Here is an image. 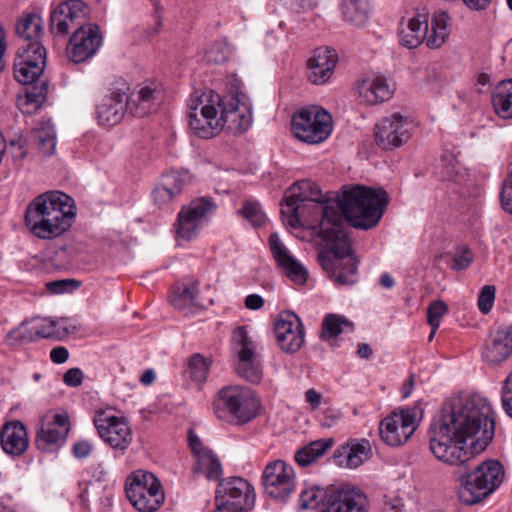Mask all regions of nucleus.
<instances>
[{
	"instance_id": "obj_1",
	"label": "nucleus",
	"mask_w": 512,
	"mask_h": 512,
	"mask_svg": "<svg viewBox=\"0 0 512 512\" xmlns=\"http://www.w3.org/2000/svg\"><path fill=\"white\" fill-rule=\"evenodd\" d=\"M495 434L494 412L488 400L480 394L451 398L429 427L432 454L449 465L460 467L462 475L459 499L473 505L493 493L503 482L505 472L499 461L489 460L471 471V455L465 444L471 441L473 452L486 449Z\"/></svg>"
},
{
	"instance_id": "obj_2",
	"label": "nucleus",
	"mask_w": 512,
	"mask_h": 512,
	"mask_svg": "<svg viewBox=\"0 0 512 512\" xmlns=\"http://www.w3.org/2000/svg\"><path fill=\"white\" fill-rule=\"evenodd\" d=\"M281 208L292 228L300 225L306 202H313L321 214L319 234L330 247L331 253L321 250L317 260L328 277L338 286L351 283L352 246L347 227L352 226V185H344L333 198L322 199L319 187L311 180H302L288 189Z\"/></svg>"
},
{
	"instance_id": "obj_3",
	"label": "nucleus",
	"mask_w": 512,
	"mask_h": 512,
	"mask_svg": "<svg viewBox=\"0 0 512 512\" xmlns=\"http://www.w3.org/2000/svg\"><path fill=\"white\" fill-rule=\"evenodd\" d=\"M75 216L74 200L53 190L38 195L28 204L25 222L35 237L52 240L70 229Z\"/></svg>"
},
{
	"instance_id": "obj_4",
	"label": "nucleus",
	"mask_w": 512,
	"mask_h": 512,
	"mask_svg": "<svg viewBox=\"0 0 512 512\" xmlns=\"http://www.w3.org/2000/svg\"><path fill=\"white\" fill-rule=\"evenodd\" d=\"M213 409L216 417L227 423L243 425L259 413L260 401L254 391L240 385H230L218 391Z\"/></svg>"
},
{
	"instance_id": "obj_5",
	"label": "nucleus",
	"mask_w": 512,
	"mask_h": 512,
	"mask_svg": "<svg viewBox=\"0 0 512 512\" xmlns=\"http://www.w3.org/2000/svg\"><path fill=\"white\" fill-rule=\"evenodd\" d=\"M389 203L390 196L383 188L354 184V229L376 227Z\"/></svg>"
},
{
	"instance_id": "obj_6",
	"label": "nucleus",
	"mask_w": 512,
	"mask_h": 512,
	"mask_svg": "<svg viewBox=\"0 0 512 512\" xmlns=\"http://www.w3.org/2000/svg\"><path fill=\"white\" fill-rule=\"evenodd\" d=\"M220 96L212 92L192 96L188 103V120L191 131L198 137L209 139L221 131L218 120Z\"/></svg>"
},
{
	"instance_id": "obj_7",
	"label": "nucleus",
	"mask_w": 512,
	"mask_h": 512,
	"mask_svg": "<svg viewBox=\"0 0 512 512\" xmlns=\"http://www.w3.org/2000/svg\"><path fill=\"white\" fill-rule=\"evenodd\" d=\"M126 495L140 512L156 511L165 499L162 485L151 472L138 470L126 482Z\"/></svg>"
},
{
	"instance_id": "obj_8",
	"label": "nucleus",
	"mask_w": 512,
	"mask_h": 512,
	"mask_svg": "<svg viewBox=\"0 0 512 512\" xmlns=\"http://www.w3.org/2000/svg\"><path fill=\"white\" fill-rule=\"evenodd\" d=\"M292 131L300 141L318 144L332 132V117L321 107L310 106L299 110L292 118Z\"/></svg>"
},
{
	"instance_id": "obj_9",
	"label": "nucleus",
	"mask_w": 512,
	"mask_h": 512,
	"mask_svg": "<svg viewBox=\"0 0 512 512\" xmlns=\"http://www.w3.org/2000/svg\"><path fill=\"white\" fill-rule=\"evenodd\" d=\"M417 417V408L392 411L380 422L379 433L382 441L391 447L405 444L418 427Z\"/></svg>"
},
{
	"instance_id": "obj_10",
	"label": "nucleus",
	"mask_w": 512,
	"mask_h": 512,
	"mask_svg": "<svg viewBox=\"0 0 512 512\" xmlns=\"http://www.w3.org/2000/svg\"><path fill=\"white\" fill-rule=\"evenodd\" d=\"M255 492L252 485L241 477H231L219 482L216 490V507L229 508L235 512L252 509Z\"/></svg>"
},
{
	"instance_id": "obj_11",
	"label": "nucleus",
	"mask_w": 512,
	"mask_h": 512,
	"mask_svg": "<svg viewBox=\"0 0 512 512\" xmlns=\"http://www.w3.org/2000/svg\"><path fill=\"white\" fill-rule=\"evenodd\" d=\"M262 477L265 492L273 499L285 502L295 490V471L283 460L270 462Z\"/></svg>"
},
{
	"instance_id": "obj_12",
	"label": "nucleus",
	"mask_w": 512,
	"mask_h": 512,
	"mask_svg": "<svg viewBox=\"0 0 512 512\" xmlns=\"http://www.w3.org/2000/svg\"><path fill=\"white\" fill-rule=\"evenodd\" d=\"M233 349L238 355L237 374L254 384H258L263 376L262 369L256 358L255 345L245 327H238L233 333Z\"/></svg>"
},
{
	"instance_id": "obj_13",
	"label": "nucleus",
	"mask_w": 512,
	"mask_h": 512,
	"mask_svg": "<svg viewBox=\"0 0 512 512\" xmlns=\"http://www.w3.org/2000/svg\"><path fill=\"white\" fill-rule=\"evenodd\" d=\"M215 207V203L206 197L195 199L182 207L176 223L177 236L187 241L196 238L203 220Z\"/></svg>"
},
{
	"instance_id": "obj_14",
	"label": "nucleus",
	"mask_w": 512,
	"mask_h": 512,
	"mask_svg": "<svg viewBox=\"0 0 512 512\" xmlns=\"http://www.w3.org/2000/svg\"><path fill=\"white\" fill-rule=\"evenodd\" d=\"M89 9L82 0H68L57 5L50 13V31L66 36L72 28L85 25Z\"/></svg>"
},
{
	"instance_id": "obj_15",
	"label": "nucleus",
	"mask_w": 512,
	"mask_h": 512,
	"mask_svg": "<svg viewBox=\"0 0 512 512\" xmlns=\"http://www.w3.org/2000/svg\"><path fill=\"white\" fill-rule=\"evenodd\" d=\"M409 122L398 113L382 117L375 125L374 136L377 145L383 150H393L410 137Z\"/></svg>"
},
{
	"instance_id": "obj_16",
	"label": "nucleus",
	"mask_w": 512,
	"mask_h": 512,
	"mask_svg": "<svg viewBox=\"0 0 512 512\" xmlns=\"http://www.w3.org/2000/svg\"><path fill=\"white\" fill-rule=\"evenodd\" d=\"M274 333L280 349L294 354L305 342V330L300 318L292 312H282L275 319Z\"/></svg>"
},
{
	"instance_id": "obj_17",
	"label": "nucleus",
	"mask_w": 512,
	"mask_h": 512,
	"mask_svg": "<svg viewBox=\"0 0 512 512\" xmlns=\"http://www.w3.org/2000/svg\"><path fill=\"white\" fill-rule=\"evenodd\" d=\"M102 35L99 26L87 24L80 26L73 33L67 46V56L74 63L90 59L99 49Z\"/></svg>"
},
{
	"instance_id": "obj_18",
	"label": "nucleus",
	"mask_w": 512,
	"mask_h": 512,
	"mask_svg": "<svg viewBox=\"0 0 512 512\" xmlns=\"http://www.w3.org/2000/svg\"><path fill=\"white\" fill-rule=\"evenodd\" d=\"M94 424L99 436L113 449L124 451L132 440L131 429L122 418L100 411L94 418Z\"/></svg>"
},
{
	"instance_id": "obj_19",
	"label": "nucleus",
	"mask_w": 512,
	"mask_h": 512,
	"mask_svg": "<svg viewBox=\"0 0 512 512\" xmlns=\"http://www.w3.org/2000/svg\"><path fill=\"white\" fill-rule=\"evenodd\" d=\"M218 120H220L221 130L240 134L249 129L252 124L251 108L240 101L237 96H231L225 99L220 98V104L217 105Z\"/></svg>"
},
{
	"instance_id": "obj_20",
	"label": "nucleus",
	"mask_w": 512,
	"mask_h": 512,
	"mask_svg": "<svg viewBox=\"0 0 512 512\" xmlns=\"http://www.w3.org/2000/svg\"><path fill=\"white\" fill-rule=\"evenodd\" d=\"M337 62L336 50L327 46L316 48L307 60L308 80L314 85L327 83L334 73Z\"/></svg>"
},
{
	"instance_id": "obj_21",
	"label": "nucleus",
	"mask_w": 512,
	"mask_h": 512,
	"mask_svg": "<svg viewBox=\"0 0 512 512\" xmlns=\"http://www.w3.org/2000/svg\"><path fill=\"white\" fill-rule=\"evenodd\" d=\"M269 246L273 258L285 275L298 285L305 284L308 276L307 269L290 254L277 233L270 235Z\"/></svg>"
},
{
	"instance_id": "obj_22",
	"label": "nucleus",
	"mask_w": 512,
	"mask_h": 512,
	"mask_svg": "<svg viewBox=\"0 0 512 512\" xmlns=\"http://www.w3.org/2000/svg\"><path fill=\"white\" fill-rule=\"evenodd\" d=\"M163 98L164 92L160 84L146 83L128 98V111L136 117H143L156 109Z\"/></svg>"
},
{
	"instance_id": "obj_23",
	"label": "nucleus",
	"mask_w": 512,
	"mask_h": 512,
	"mask_svg": "<svg viewBox=\"0 0 512 512\" xmlns=\"http://www.w3.org/2000/svg\"><path fill=\"white\" fill-rule=\"evenodd\" d=\"M395 92V84L382 76L365 78L358 82L357 93L360 103L375 105L389 100Z\"/></svg>"
},
{
	"instance_id": "obj_24",
	"label": "nucleus",
	"mask_w": 512,
	"mask_h": 512,
	"mask_svg": "<svg viewBox=\"0 0 512 512\" xmlns=\"http://www.w3.org/2000/svg\"><path fill=\"white\" fill-rule=\"evenodd\" d=\"M512 354V326H500L491 332L485 344L483 358L491 364H499Z\"/></svg>"
},
{
	"instance_id": "obj_25",
	"label": "nucleus",
	"mask_w": 512,
	"mask_h": 512,
	"mask_svg": "<svg viewBox=\"0 0 512 512\" xmlns=\"http://www.w3.org/2000/svg\"><path fill=\"white\" fill-rule=\"evenodd\" d=\"M128 111V97L125 92L113 91L105 96L97 107V119L103 126L118 124Z\"/></svg>"
},
{
	"instance_id": "obj_26",
	"label": "nucleus",
	"mask_w": 512,
	"mask_h": 512,
	"mask_svg": "<svg viewBox=\"0 0 512 512\" xmlns=\"http://www.w3.org/2000/svg\"><path fill=\"white\" fill-rule=\"evenodd\" d=\"M0 443L8 455H22L28 448V436L23 423L14 420L4 424L0 431Z\"/></svg>"
},
{
	"instance_id": "obj_27",
	"label": "nucleus",
	"mask_w": 512,
	"mask_h": 512,
	"mask_svg": "<svg viewBox=\"0 0 512 512\" xmlns=\"http://www.w3.org/2000/svg\"><path fill=\"white\" fill-rule=\"evenodd\" d=\"M186 183V176L172 171L163 174L153 190V198L158 206L169 204L181 194Z\"/></svg>"
},
{
	"instance_id": "obj_28",
	"label": "nucleus",
	"mask_w": 512,
	"mask_h": 512,
	"mask_svg": "<svg viewBox=\"0 0 512 512\" xmlns=\"http://www.w3.org/2000/svg\"><path fill=\"white\" fill-rule=\"evenodd\" d=\"M428 29L429 14L423 9L422 12H418L410 18L405 27L401 28L400 43L409 49L416 48L426 40Z\"/></svg>"
},
{
	"instance_id": "obj_29",
	"label": "nucleus",
	"mask_w": 512,
	"mask_h": 512,
	"mask_svg": "<svg viewBox=\"0 0 512 512\" xmlns=\"http://www.w3.org/2000/svg\"><path fill=\"white\" fill-rule=\"evenodd\" d=\"M449 16L445 11L433 14L430 32H427L426 44L429 48H440L449 36Z\"/></svg>"
},
{
	"instance_id": "obj_30",
	"label": "nucleus",
	"mask_w": 512,
	"mask_h": 512,
	"mask_svg": "<svg viewBox=\"0 0 512 512\" xmlns=\"http://www.w3.org/2000/svg\"><path fill=\"white\" fill-rule=\"evenodd\" d=\"M198 292L196 281L178 284L169 296L170 303L179 310L198 306Z\"/></svg>"
},
{
	"instance_id": "obj_31",
	"label": "nucleus",
	"mask_w": 512,
	"mask_h": 512,
	"mask_svg": "<svg viewBox=\"0 0 512 512\" xmlns=\"http://www.w3.org/2000/svg\"><path fill=\"white\" fill-rule=\"evenodd\" d=\"M16 32L24 43L40 42L43 32V20L36 12L24 14L17 22Z\"/></svg>"
},
{
	"instance_id": "obj_32",
	"label": "nucleus",
	"mask_w": 512,
	"mask_h": 512,
	"mask_svg": "<svg viewBox=\"0 0 512 512\" xmlns=\"http://www.w3.org/2000/svg\"><path fill=\"white\" fill-rule=\"evenodd\" d=\"M332 445V438L311 441L295 453L294 459L299 466L307 467L322 457Z\"/></svg>"
},
{
	"instance_id": "obj_33",
	"label": "nucleus",
	"mask_w": 512,
	"mask_h": 512,
	"mask_svg": "<svg viewBox=\"0 0 512 512\" xmlns=\"http://www.w3.org/2000/svg\"><path fill=\"white\" fill-rule=\"evenodd\" d=\"M492 104L499 117L512 118V79L502 81L497 85L492 95Z\"/></svg>"
},
{
	"instance_id": "obj_34",
	"label": "nucleus",
	"mask_w": 512,
	"mask_h": 512,
	"mask_svg": "<svg viewBox=\"0 0 512 512\" xmlns=\"http://www.w3.org/2000/svg\"><path fill=\"white\" fill-rule=\"evenodd\" d=\"M34 142L40 153L51 156L56 150V133L49 121H41L33 129Z\"/></svg>"
},
{
	"instance_id": "obj_35",
	"label": "nucleus",
	"mask_w": 512,
	"mask_h": 512,
	"mask_svg": "<svg viewBox=\"0 0 512 512\" xmlns=\"http://www.w3.org/2000/svg\"><path fill=\"white\" fill-rule=\"evenodd\" d=\"M321 512H352V486L345 484L335 488Z\"/></svg>"
},
{
	"instance_id": "obj_36",
	"label": "nucleus",
	"mask_w": 512,
	"mask_h": 512,
	"mask_svg": "<svg viewBox=\"0 0 512 512\" xmlns=\"http://www.w3.org/2000/svg\"><path fill=\"white\" fill-rule=\"evenodd\" d=\"M194 473L203 475L209 481H218L222 476V465L212 452H202L196 457Z\"/></svg>"
},
{
	"instance_id": "obj_37",
	"label": "nucleus",
	"mask_w": 512,
	"mask_h": 512,
	"mask_svg": "<svg viewBox=\"0 0 512 512\" xmlns=\"http://www.w3.org/2000/svg\"><path fill=\"white\" fill-rule=\"evenodd\" d=\"M45 64L40 54L36 57V63L29 64L27 62H14L15 79L22 84H32L43 73Z\"/></svg>"
},
{
	"instance_id": "obj_38",
	"label": "nucleus",
	"mask_w": 512,
	"mask_h": 512,
	"mask_svg": "<svg viewBox=\"0 0 512 512\" xmlns=\"http://www.w3.org/2000/svg\"><path fill=\"white\" fill-rule=\"evenodd\" d=\"M328 494L325 489L311 486L303 489L299 496V506L303 510H315L321 512L322 508L327 505Z\"/></svg>"
},
{
	"instance_id": "obj_39",
	"label": "nucleus",
	"mask_w": 512,
	"mask_h": 512,
	"mask_svg": "<svg viewBox=\"0 0 512 512\" xmlns=\"http://www.w3.org/2000/svg\"><path fill=\"white\" fill-rule=\"evenodd\" d=\"M351 325L350 321L338 314H327L321 325L320 338L323 341H329L338 337L345 327Z\"/></svg>"
},
{
	"instance_id": "obj_40",
	"label": "nucleus",
	"mask_w": 512,
	"mask_h": 512,
	"mask_svg": "<svg viewBox=\"0 0 512 512\" xmlns=\"http://www.w3.org/2000/svg\"><path fill=\"white\" fill-rule=\"evenodd\" d=\"M48 93V85L42 82L40 86H33L27 89L25 97L20 101L21 109L24 113H32L39 109Z\"/></svg>"
},
{
	"instance_id": "obj_41",
	"label": "nucleus",
	"mask_w": 512,
	"mask_h": 512,
	"mask_svg": "<svg viewBox=\"0 0 512 512\" xmlns=\"http://www.w3.org/2000/svg\"><path fill=\"white\" fill-rule=\"evenodd\" d=\"M65 437L66 434L61 432L55 425L47 424L38 431L36 444L38 449L49 451L52 446L62 443Z\"/></svg>"
},
{
	"instance_id": "obj_42",
	"label": "nucleus",
	"mask_w": 512,
	"mask_h": 512,
	"mask_svg": "<svg viewBox=\"0 0 512 512\" xmlns=\"http://www.w3.org/2000/svg\"><path fill=\"white\" fill-rule=\"evenodd\" d=\"M36 339L33 322L24 321L6 335L5 343L8 346H19L31 343Z\"/></svg>"
},
{
	"instance_id": "obj_43",
	"label": "nucleus",
	"mask_w": 512,
	"mask_h": 512,
	"mask_svg": "<svg viewBox=\"0 0 512 512\" xmlns=\"http://www.w3.org/2000/svg\"><path fill=\"white\" fill-rule=\"evenodd\" d=\"M231 56V47L225 40L214 42L205 50L203 60L209 64H222Z\"/></svg>"
},
{
	"instance_id": "obj_44",
	"label": "nucleus",
	"mask_w": 512,
	"mask_h": 512,
	"mask_svg": "<svg viewBox=\"0 0 512 512\" xmlns=\"http://www.w3.org/2000/svg\"><path fill=\"white\" fill-rule=\"evenodd\" d=\"M39 54L43 59V64H46V49L40 42L24 43L17 52L15 62L23 61L34 64Z\"/></svg>"
},
{
	"instance_id": "obj_45",
	"label": "nucleus",
	"mask_w": 512,
	"mask_h": 512,
	"mask_svg": "<svg viewBox=\"0 0 512 512\" xmlns=\"http://www.w3.org/2000/svg\"><path fill=\"white\" fill-rule=\"evenodd\" d=\"M209 371V362L200 354H194L188 361L187 372L191 379L197 382H204Z\"/></svg>"
},
{
	"instance_id": "obj_46",
	"label": "nucleus",
	"mask_w": 512,
	"mask_h": 512,
	"mask_svg": "<svg viewBox=\"0 0 512 512\" xmlns=\"http://www.w3.org/2000/svg\"><path fill=\"white\" fill-rule=\"evenodd\" d=\"M238 213L254 227H261L266 222V215L255 201H246Z\"/></svg>"
},
{
	"instance_id": "obj_47",
	"label": "nucleus",
	"mask_w": 512,
	"mask_h": 512,
	"mask_svg": "<svg viewBox=\"0 0 512 512\" xmlns=\"http://www.w3.org/2000/svg\"><path fill=\"white\" fill-rule=\"evenodd\" d=\"M448 312L447 304L442 300L432 301L427 308V321L430 326L439 327L441 318Z\"/></svg>"
},
{
	"instance_id": "obj_48",
	"label": "nucleus",
	"mask_w": 512,
	"mask_h": 512,
	"mask_svg": "<svg viewBox=\"0 0 512 512\" xmlns=\"http://www.w3.org/2000/svg\"><path fill=\"white\" fill-rule=\"evenodd\" d=\"M63 319H45L43 323L37 324L33 323L34 331L36 338H53L56 337L57 331L56 327L60 325L61 322H63Z\"/></svg>"
},
{
	"instance_id": "obj_49",
	"label": "nucleus",
	"mask_w": 512,
	"mask_h": 512,
	"mask_svg": "<svg viewBox=\"0 0 512 512\" xmlns=\"http://www.w3.org/2000/svg\"><path fill=\"white\" fill-rule=\"evenodd\" d=\"M372 456V446L367 439L354 443V468L362 465Z\"/></svg>"
},
{
	"instance_id": "obj_50",
	"label": "nucleus",
	"mask_w": 512,
	"mask_h": 512,
	"mask_svg": "<svg viewBox=\"0 0 512 512\" xmlns=\"http://www.w3.org/2000/svg\"><path fill=\"white\" fill-rule=\"evenodd\" d=\"M495 287L492 285H485L478 297V308L483 314L491 311L495 300Z\"/></svg>"
},
{
	"instance_id": "obj_51",
	"label": "nucleus",
	"mask_w": 512,
	"mask_h": 512,
	"mask_svg": "<svg viewBox=\"0 0 512 512\" xmlns=\"http://www.w3.org/2000/svg\"><path fill=\"white\" fill-rule=\"evenodd\" d=\"M333 462L339 467H351L352 462V444L347 441L334 452Z\"/></svg>"
},
{
	"instance_id": "obj_52",
	"label": "nucleus",
	"mask_w": 512,
	"mask_h": 512,
	"mask_svg": "<svg viewBox=\"0 0 512 512\" xmlns=\"http://www.w3.org/2000/svg\"><path fill=\"white\" fill-rule=\"evenodd\" d=\"M472 260L473 255L471 251L467 248H464L454 254L450 268L455 271L464 270L471 265Z\"/></svg>"
},
{
	"instance_id": "obj_53",
	"label": "nucleus",
	"mask_w": 512,
	"mask_h": 512,
	"mask_svg": "<svg viewBox=\"0 0 512 512\" xmlns=\"http://www.w3.org/2000/svg\"><path fill=\"white\" fill-rule=\"evenodd\" d=\"M369 12V0H354V25H365L369 18Z\"/></svg>"
},
{
	"instance_id": "obj_54",
	"label": "nucleus",
	"mask_w": 512,
	"mask_h": 512,
	"mask_svg": "<svg viewBox=\"0 0 512 512\" xmlns=\"http://www.w3.org/2000/svg\"><path fill=\"white\" fill-rule=\"evenodd\" d=\"M502 406L507 415L512 417V372L508 375L502 387Z\"/></svg>"
},
{
	"instance_id": "obj_55",
	"label": "nucleus",
	"mask_w": 512,
	"mask_h": 512,
	"mask_svg": "<svg viewBox=\"0 0 512 512\" xmlns=\"http://www.w3.org/2000/svg\"><path fill=\"white\" fill-rule=\"evenodd\" d=\"M501 205L506 212L512 213V179L506 178L502 184Z\"/></svg>"
},
{
	"instance_id": "obj_56",
	"label": "nucleus",
	"mask_w": 512,
	"mask_h": 512,
	"mask_svg": "<svg viewBox=\"0 0 512 512\" xmlns=\"http://www.w3.org/2000/svg\"><path fill=\"white\" fill-rule=\"evenodd\" d=\"M368 496L359 488L354 487V512H370Z\"/></svg>"
},
{
	"instance_id": "obj_57",
	"label": "nucleus",
	"mask_w": 512,
	"mask_h": 512,
	"mask_svg": "<svg viewBox=\"0 0 512 512\" xmlns=\"http://www.w3.org/2000/svg\"><path fill=\"white\" fill-rule=\"evenodd\" d=\"M83 372L80 368H70L68 369L64 376H63V382L69 386V387H78L83 382Z\"/></svg>"
},
{
	"instance_id": "obj_58",
	"label": "nucleus",
	"mask_w": 512,
	"mask_h": 512,
	"mask_svg": "<svg viewBox=\"0 0 512 512\" xmlns=\"http://www.w3.org/2000/svg\"><path fill=\"white\" fill-rule=\"evenodd\" d=\"M342 418V414L339 410L334 408H328L323 412L320 424L322 427L330 428L335 426Z\"/></svg>"
},
{
	"instance_id": "obj_59",
	"label": "nucleus",
	"mask_w": 512,
	"mask_h": 512,
	"mask_svg": "<svg viewBox=\"0 0 512 512\" xmlns=\"http://www.w3.org/2000/svg\"><path fill=\"white\" fill-rule=\"evenodd\" d=\"M291 10L302 12L313 9L318 0H282Z\"/></svg>"
},
{
	"instance_id": "obj_60",
	"label": "nucleus",
	"mask_w": 512,
	"mask_h": 512,
	"mask_svg": "<svg viewBox=\"0 0 512 512\" xmlns=\"http://www.w3.org/2000/svg\"><path fill=\"white\" fill-rule=\"evenodd\" d=\"M8 152L13 156L14 159H23L26 156V144L25 141L11 140L8 145Z\"/></svg>"
},
{
	"instance_id": "obj_61",
	"label": "nucleus",
	"mask_w": 512,
	"mask_h": 512,
	"mask_svg": "<svg viewBox=\"0 0 512 512\" xmlns=\"http://www.w3.org/2000/svg\"><path fill=\"white\" fill-rule=\"evenodd\" d=\"M92 450V445L86 441H78L73 445L72 452L73 455L78 459H83L89 456Z\"/></svg>"
},
{
	"instance_id": "obj_62",
	"label": "nucleus",
	"mask_w": 512,
	"mask_h": 512,
	"mask_svg": "<svg viewBox=\"0 0 512 512\" xmlns=\"http://www.w3.org/2000/svg\"><path fill=\"white\" fill-rule=\"evenodd\" d=\"M189 445L195 457H198L202 452L204 453L211 451L210 449L204 447L199 437L191 431L189 432Z\"/></svg>"
},
{
	"instance_id": "obj_63",
	"label": "nucleus",
	"mask_w": 512,
	"mask_h": 512,
	"mask_svg": "<svg viewBox=\"0 0 512 512\" xmlns=\"http://www.w3.org/2000/svg\"><path fill=\"white\" fill-rule=\"evenodd\" d=\"M403 506L400 498H388L384 501L382 512H403Z\"/></svg>"
},
{
	"instance_id": "obj_64",
	"label": "nucleus",
	"mask_w": 512,
	"mask_h": 512,
	"mask_svg": "<svg viewBox=\"0 0 512 512\" xmlns=\"http://www.w3.org/2000/svg\"><path fill=\"white\" fill-rule=\"evenodd\" d=\"M69 357V352L65 347H56L53 348L50 352V358L52 362L56 364H62L67 361Z\"/></svg>"
}]
</instances>
